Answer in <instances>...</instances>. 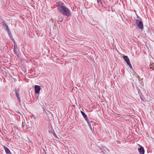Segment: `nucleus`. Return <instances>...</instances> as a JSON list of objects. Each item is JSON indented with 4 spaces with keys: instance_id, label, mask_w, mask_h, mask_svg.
I'll use <instances>...</instances> for the list:
<instances>
[{
    "instance_id": "obj_1",
    "label": "nucleus",
    "mask_w": 154,
    "mask_h": 154,
    "mask_svg": "<svg viewBox=\"0 0 154 154\" xmlns=\"http://www.w3.org/2000/svg\"><path fill=\"white\" fill-rule=\"evenodd\" d=\"M57 9L58 11L65 16L68 17L72 16V13L70 10L64 5H58Z\"/></svg>"
},
{
    "instance_id": "obj_2",
    "label": "nucleus",
    "mask_w": 154,
    "mask_h": 154,
    "mask_svg": "<svg viewBox=\"0 0 154 154\" xmlns=\"http://www.w3.org/2000/svg\"><path fill=\"white\" fill-rule=\"evenodd\" d=\"M140 20H135L136 23L138 28L140 29H143V24L141 19L140 18Z\"/></svg>"
},
{
    "instance_id": "obj_3",
    "label": "nucleus",
    "mask_w": 154,
    "mask_h": 154,
    "mask_svg": "<svg viewBox=\"0 0 154 154\" xmlns=\"http://www.w3.org/2000/svg\"><path fill=\"white\" fill-rule=\"evenodd\" d=\"M19 90L18 89H16L15 90V95L20 105L21 103V100L20 98V96L19 94Z\"/></svg>"
},
{
    "instance_id": "obj_4",
    "label": "nucleus",
    "mask_w": 154,
    "mask_h": 154,
    "mask_svg": "<svg viewBox=\"0 0 154 154\" xmlns=\"http://www.w3.org/2000/svg\"><path fill=\"white\" fill-rule=\"evenodd\" d=\"M35 93L38 94L39 93L41 90V87L38 85H35L34 86Z\"/></svg>"
},
{
    "instance_id": "obj_5",
    "label": "nucleus",
    "mask_w": 154,
    "mask_h": 154,
    "mask_svg": "<svg viewBox=\"0 0 154 154\" xmlns=\"http://www.w3.org/2000/svg\"><path fill=\"white\" fill-rule=\"evenodd\" d=\"M138 152L140 154H144L145 150L143 147L140 146V148L138 149Z\"/></svg>"
},
{
    "instance_id": "obj_6",
    "label": "nucleus",
    "mask_w": 154,
    "mask_h": 154,
    "mask_svg": "<svg viewBox=\"0 0 154 154\" xmlns=\"http://www.w3.org/2000/svg\"><path fill=\"white\" fill-rule=\"evenodd\" d=\"M81 112L82 115L83 116L84 118L86 120V122H88L89 120L87 115L82 111H81Z\"/></svg>"
},
{
    "instance_id": "obj_7",
    "label": "nucleus",
    "mask_w": 154,
    "mask_h": 154,
    "mask_svg": "<svg viewBox=\"0 0 154 154\" xmlns=\"http://www.w3.org/2000/svg\"><path fill=\"white\" fill-rule=\"evenodd\" d=\"M3 147L5 151V152L7 154H12L9 149L5 146L3 145Z\"/></svg>"
},
{
    "instance_id": "obj_8",
    "label": "nucleus",
    "mask_w": 154,
    "mask_h": 154,
    "mask_svg": "<svg viewBox=\"0 0 154 154\" xmlns=\"http://www.w3.org/2000/svg\"><path fill=\"white\" fill-rule=\"evenodd\" d=\"M123 59L126 62L127 64L130 62L129 59L127 56H124L123 57Z\"/></svg>"
},
{
    "instance_id": "obj_9",
    "label": "nucleus",
    "mask_w": 154,
    "mask_h": 154,
    "mask_svg": "<svg viewBox=\"0 0 154 154\" xmlns=\"http://www.w3.org/2000/svg\"><path fill=\"white\" fill-rule=\"evenodd\" d=\"M4 26L5 27L4 29L7 31V33L10 32L8 26L6 24H5Z\"/></svg>"
},
{
    "instance_id": "obj_10",
    "label": "nucleus",
    "mask_w": 154,
    "mask_h": 154,
    "mask_svg": "<svg viewBox=\"0 0 154 154\" xmlns=\"http://www.w3.org/2000/svg\"><path fill=\"white\" fill-rule=\"evenodd\" d=\"M50 133H51L54 135V136L56 138H57V136L56 134L55 133L54 131L52 129Z\"/></svg>"
},
{
    "instance_id": "obj_11",
    "label": "nucleus",
    "mask_w": 154,
    "mask_h": 154,
    "mask_svg": "<svg viewBox=\"0 0 154 154\" xmlns=\"http://www.w3.org/2000/svg\"><path fill=\"white\" fill-rule=\"evenodd\" d=\"M14 53L17 56V57H18V55H19L20 51H14Z\"/></svg>"
},
{
    "instance_id": "obj_12",
    "label": "nucleus",
    "mask_w": 154,
    "mask_h": 154,
    "mask_svg": "<svg viewBox=\"0 0 154 154\" xmlns=\"http://www.w3.org/2000/svg\"><path fill=\"white\" fill-rule=\"evenodd\" d=\"M17 45H14V51H17Z\"/></svg>"
},
{
    "instance_id": "obj_13",
    "label": "nucleus",
    "mask_w": 154,
    "mask_h": 154,
    "mask_svg": "<svg viewBox=\"0 0 154 154\" xmlns=\"http://www.w3.org/2000/svg\"><path fill=\"white\" fill-rule=\"evenodd\" d=\"M7 33L10 39L13 38L11 33L10 32H8Z\"/></svg>"
},
{
    "instance_id": "obj_14",
    "label": "nucleus",
    "mask_w": 154,
    "mask_h": 154,
    "mask_svg": "<svg viewBox=\"0 0 154 154\" xmlns=\"http://www.w3.org/2000/svg\"><path fill=\"white\" fill-rule=\"evenodd\" d=\"M87 122V123L90 128L91 129V124L90 123V122H89V121L88 122Z\"/></svg>"
},
{
    "instance_id": "obj_15",
    "label": "nucleus",
    "mask_w": 154,
    "mask_h": 154,
    "mask_svg": "<svg viewBox=\"0 0 154 154\" xmlns=\"http://www.w3.org/2000/svg\"><path fill=\"white\" fill-rule=\"evenodd\" d=\"M127 64L128 65V66H129V67L131 69L132 68V66H131V64L130 62L129 63H128Z\"/></svg>"
},
{
    "instance_id": "obj_16",
    "label": "nucleus",
    "mask_w": 154,
    "mask_h": 154,
    "mask_svg": "<svg viewBox=\"0 0 154 154\" xmlns=\"http://www.w3.org/2000/svg\"><path fill=\"white\" fill-rule=\"evenodd\" d=\"M10 39L11 40L12 42L14 43V44H15V40L13 38H12L11 39Z\"/></svg>"
},
{
    "instance_id": "obj_17",
    "label": "nucleus",
    "mask_w": 154,
    "mask_h": 154,
    "mask_svg": "<svg viewBox=\"0 0 154 154\" xmlns=\"http://www.w3.org/2000/svg\"><path fill=\"white\" fill-rule=\"evenodd\" d=\"M2 25L3 26H5V24H6L5 20L2 21Z\"/></svg>"
},
{
    "instance_id": "obj_18",
    "label": "nucleus",
    "mask_w": 154,
    "mask_h": 154,
    "mask_svg": "<svg viewBox=\"0 0 154 154\" xmlns=\"http://www.w3.org/2000/svg\"><path fill=\"white\" fill-rule=\"evenodd\" d=\"M32 117L35 119V118H36V117L34 115H32Z\"/></svg>"
},
{
    "instance_id": "obj_19",
    "label": "nucleus",
    "mask_w": 154,
    "mask_h": 154,
    "mask_svg": "<svg viewBox=\"0 0 154 154\" xmlns=\"http://www.w3.org/2000/svg\"><path fill=\"white\" fill-rule=\"evenodd\" d=\"M97 2L98 3H99V2H101V0H97Z\"/></svg>"
},
{
    "instance_id": "obj_20",
    "label": "nucleus",
    "mask_w": 154,
    "mask_h": 154,
    "mask_svg": "<svg viewBox=\"0 0 154 154\" xmlns=\"http://www.w3.org/2000/svg\"><path fill=\"white\" fill-rule=\"evenodd\" d=\"M140 98L141 99V100L143 101H144V100H143V99L142 98V97H140Z\"/></svg>"
},
{
    "instance_id": "obj_21",
    "label": "nucleus",
    "mask_w": 154,
    "mask_h": 154,
    "mask_svg": "<svg viewBox=\"0 0 154 154\" xmlns=\"http://www.w3.org/2000/svg\"><path fill=\"white\" fill-rule=\"evenodd\" d=\"M90 122H93V121H90Z\"/></svg>"
}]
</instances>
